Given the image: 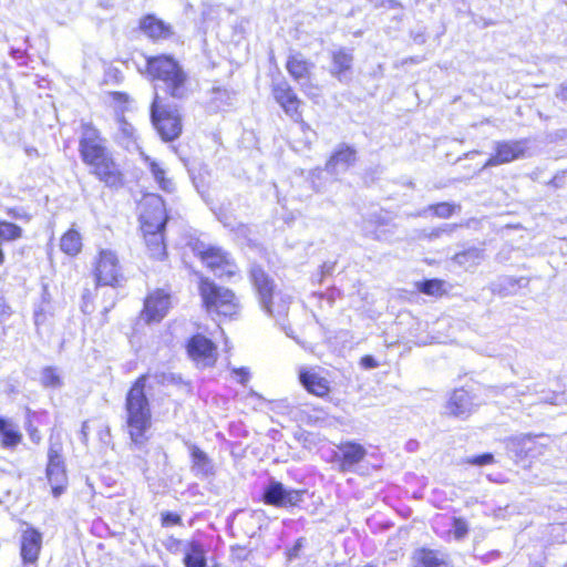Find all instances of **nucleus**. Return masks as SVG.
I'll use <instances>...</instances> for the list:
<instances>
[{
  "instance_id": "nucleus-55",
  "label": "nucleus",
  "mask_w": 567,
  "mask_h": 567,
  "mask_svg": "<svg viewBox=\"0 0 567 567\" xmlns=\"http://www.w3.org/2000/svg\"><path fill=\"white\" fill-rule=\"evenodd\" d=\"M556 97L560 101H567V82H563L557 91H556Z\"/></svg>"
},
{
  "instance_id": "nucleus-17",
  "label": "nucleus",
  "mask_w": 567,
  "mask_h": 567,
  "mask_svg": "<svg viewBox=\"0 0 567 567\" xmlns=\"http://www.w3.org/2000/svg\"><path fill=\"white\" fill-rule=\"evenodd\" d=\"M42 547V534L33 528H27L21 535L20 555L24 564L38 561Z\"/></svg>"
},
{
  "instance_id": "nucleus-59",
  "label": "nucleus",
  "mask_w": 567,
  "mask_h": 567,
  "mask_svg": "<svg viewBox=\"0 0 567 567\" xmlns=\"http://www.w3.org/2000/svg\"><path fill=\"white\" fill-rule=\"evenodd\" d=\"M132 131H133V127L130 124L123 123V132H124V134L131 135Z\"/></svg>"
},
{
  "instance_id": "nucleus-4",
  "label": "nucleus",
  "mask_w": 567,
  "mask_h": 567,
  "mask_svg": "<svg viewBox=\"0 0 567 567\" xmlns=\"http://www.w3.org/2000/svg\"><path fill=\"white\" fill-rule=\"evenodd\" d=\"M151 121L164 142H173L183 131L182 115L176 104L166 102L158 92L151 104Z\"/></svg>"
},
{
  "instance_id": "nucleus-39",
  "label": "nucleus",
  "mask_w": 567,
  "mask_h": 567,
  "mask_svg": "<svg viewBox=\"0 0 567 567\" xmlns=\"http://www.w3.org/2000/svg\"><path fill=\"white\" fill-rule=\"evenodd\" d=\"M416 286L420 292L429 296H439L443 291V281L439 279H425Z\"/></svg>"
},
{
  "instance_id": "nucleus-32",
  "label": "nucleus",
  "mask_w": 567,
  "mask_h": 567,
  "mask_svg": "<svg viewBox=\"0 0 567 567\" xmlns=\"http://www.w3.org/2000/svg\"><path fill=\"white\" fill-rule=\"evenodd\" d=\"M458 224H444L440 227L431 228V229H421L415 231V238L419 240H435L441 238L442 236H451L457 228Z\"/></svg>"
},
{
  "instance_id": "nucleus-23",
  "label": "nucleus",
  "mask_w": 567,
  "mask_h": 567,
  "mask_svg": "<svg viewBox=\"0 0 567 567\" xmlns=\"http://www.w3.org/2000/svg\"><path fill=\"white\" fill-rule=\"evenodd\" d=\"M313 64L309 62L301 53H295L289 55L286 69L290 76L300 83L303 91H306V84L310 80L311 70Z\"/></svg>"
},
{
  "instance_id": "nucleus-5",
  "label": "nucleus",
  "mask_w": 567,
  "mask_h": 567,
  "mask_svg": "<svg viewBox=\"0 0 567 567\" xmlns=\"http://www.w3.org/2000/svg\"><path fill=\"white\" fill-rule=\"evenodd\" d=\"M166 227L165 209L158 203L151 214L142 215V231L151 257L162 259L166 255L164 230Z\"/></svg>"
},
{
  "instance_id": "nucleus-31",
  "label": "nucleus",
  "mask_w": 567,
  "mask_h": 567,
  "mask_svg": "<svg viewBox=\"0 0 567 567\" xmlns=\"http://www.w3.org/2000/svg\"><path fill=\"white\" fill-rule=\"evenodd\" d=\"M235 92L225 87H213L210 91V107L215 111L221 110L225 106H229L233 104L235 99Z\"/></svg>"
},
{
  "instance_id": "nucleus-56",
  "label": "nucleus",
  "mask_w": 567,
  "mask_h": 567,
  "mask_svg": "<svg viewBox=\"0 0 567 567\" xmlns=\"http://www.w3.org/2000/svg\"><path fill=\"white\" fill-rule=\"evenodd\" d=\"M553 135L556 141L567 140V128H559Z\"/></svg>"
},
{
  "instance_id": "nucleus-42",
  "label": "nucleus",
  "mask_w": 567,
  "mask_h": 567,
  "mask_svg": "<svg viewBox=\"0 0 567 567\" xmlns=\"http://www.w3.org/2000/svg\"><path fill=\"white\" fill-rule=\"evenodd\" d=\"M164 547L169 553L177 555L185 551L187 542H184L182 539H177L173 536H169L167 539L163 542Z\"/></svg>"
},
{
  "instance_id": "nucleus-52",
  "label": "nucleus",
  "mask_w": 567,
  "mask_h": 567,
  "mask_svg": "<svg viewBox=\"0 0 567 567\" xmlns=\"http://www.w3.org/2000/svg\"><path fill=\"white\" fill-rule=\"evenodd\" d=\"M360 363L364 369H368V370L374 369L379 365L375 358L373 355H369V354L362 357Z\"/></svg>"
},
{
  "instance_id": "nucleus-36",
  "label": "nucleus",
  "mask_w": 567,
  "mask_h": 567,
  "mask_svg": "<svg viewBox=\"0 0 567 567\" xmlns=\"http://www.w3.org/2000/svg\"><path fill=\"white\" fill-rule=\"evenodd\" d=\"M460 205L451 204L447 202H442L437 204L429 205L422 212L417 214V216H424L427 212H431L433 216L439 218H449L451 217L456 209H460Z\"/></svg>"
},
{
  "instance_id": "nucleus-30",
  "label": "nucleus",
  "mask_w": 567,
  "mask_h": 567,
  "mask_svg": "<svg viewBox=\"0 0 567 567\" xmlns=\"http://www.w3.org/2000/svg\"><path fill=\"white\" fill-rule=\"evenodd\" d=\"M413 560L421 567H447L446 561L439 557L437 551L426 548L415 550Z\"/></svg>"
},
{
  "instance_id": "nucleus-1",
  "label": "nucleus",
  "mask_w": 567,
  "mask_h": 567,
  "mask_svg": "<svg viewBox=\"0 0 567 567\" xmlns=\"http://www.w3.org/2000/svg\"><path fill=\"white\" fill-rule=\"evenodd\" d=\"M146 70L152 80L157 82L154 86L155 92L162 89L175 100H184L189 95L188 76L173 56L165 54L148 56Z\"/></svg>"
},
{
  "instance_id": "nucleus-48",
  "label": "nucleus",
  "mask_w": 567,
  "mask_h": 567,
  "mask_svg": "<svg viewBox=\"0 0 567 567\" xmlns=\"http://www.w3.org/2000/svg\"><path fill=\"white\" fill-rule=\"evenodd\" d=\"M563 401H564V394L556 393V392H550L547 395H545L544 398H542V402L554 404V405H559L563 403Z\"/></svg>"
},
{
  "instance_id": "nucleus-29",
  "label": "nucleus",
  "mask_w": 567,
  "mask_h": 567,
  "mask_svg": "<svg viewBox=\"0 0 567 567\" xmlns=\"http://www.w3.org/2000/svg\"><path fill=\"white\" fill-rule=\"evenodd\" d=\"M509 449L518 457H535L540 453L537 450L535 439L529 434L512 440Z\"/></svg>"
},
{
  "instance_id": "nucleus-57",
  "label": "nucleus",
  "mask_w": 567,
  "mask_h": 567,
  "mask_svg": "<svg viewBox=\"0 0 567 567\" xmlns=\"http://www.w3.org/2000/svg\"><path fill=\"white\" fill-rule=\"evenodd\" d=\"M413 40L417 44H423L425 42V37L423 33L417 32V33L413 34Z\"/></svg>"
},
{
  "instance_id": "nucleus-19",
  "label": "nucleus",
  "mask_w": 567,
  "mask_h": 567,
  "mask_svg": "<svg viewBox=\"0 0 567 567\" xmlns=\"http://www.w3.org/2000/svg\"><path fill=\"white\" fill-rule=\"evenodd\" d=\"M445 409L446 414L451 416L466 419L474 411L473 398L464 389L454 390L445 405Z\"/></svg>"
},
{
  "instance_id": "nucleus-53",
  "label": "nucleus",
  "mask_w": 567,
  "mask_h": 567,
  "mask_svg": "<svg viewBox=\"0 0 567 567\" xmlns=\"http://www.w3.org/2000/svg\"><path fill=\"white\" fill-rule=\"evenodd\" d=\"M303 538H298L295 545L289 549L288 557L290 560L298 557L300 549L303 547Z\"/></svg>"
},
{
  "instance_id": "nucleus-18",
  "label": "nucleus",
  "mask_w": 567,
  "mask_h": 567,
  "mask_svg": "<svg viewBox=\"0 0 567 567\" xmlns=\"http://www.w3.org/2000/svg\"><path fill=\"white\" fill-rule=\"evenodd\" d=\"M299 381L307 392L316 396L323 398L330 392V382L312 368H301Z\"/></svg>"
},
{
  "instance_id": "nucleus-13",
  "label": "nucleus",
  "mask_w": 567,
  "mask_h": 567,
  "mask_svg": "<svg viewBox=\"0 0 567 567\" xmlns=\"http://www.w3.org/2000/svg\"><path fill=\"white\" fill-rule=\"evenodd\" d=\"M95 277L99 285L115 286L123 278L118 259L111 250H102L95 267Z\"/></svg>"
},
{
  "instance_id": "nucleus-15",
  "label": "nucleus",
  "mask_w": 567,
  "mask_h": 567,
  "mask_svg": "<svg viewBox=\"0 0 567 567\" xmlns=\"http://www.w3.org/2000/svg\"><path fill=\"white\" fill-rule=\"evenodd\" d=\"M169 307V293L157 289L146 297L141 317L146 323L159 322L167 315Z\"/></svg>"
},
{
  "instance_id": "nucleus-8",
  "label": "nucleus",
  "mask_w": 567,
  "mask_h": 567,
  "mask_svg": "<svg viewBox=\"0 0 567 567\" xmlns=\"http://www.w3.org/2000/svg\"><path fill=\"white\" fill-rule=\"evenodd\" d=\"M271 93L275 101L282 107L286 115L299 123L303 133L309 132L315 135L310 130V126L302 121L301 113L299 111L301 100L285 79L272 83Z\"/></svg>"
},
{
  "instance_id": "nucleus-47",
  "label": "nucleus",
  "mask_w": 567,
  "mask_h": 567,
  "mask_svg": "<svg viewBox=\"0 0 567 567\" xmlns=\"http://www.w3.org/2000/svg\"><path fill=\"white\" fill-rule=\"evenodd\" d=\"M25 429L28 431L30 440L33 443L39 444L41 441V434H40L39 430L32 425V422L30 419H28V421L25 423Z\"/></svg>"
},
{
  "instance_id": "nucleus-49",
  "label": "nucleus",
  "mask_w": 567,
  "mask_h": 567,
  "mask_svg": "<svg viewBox=\"0 0 567 567\" xmlns=\"http://www.w3.org/2000/svg\"><path fill=\"white\" fill-rule=\"evenodd\" d=\"M33 320L37 329H39L47 321V313L42 307L34 309Z\"/></svg>"
},
{
  "instance_id": "nucleus-60",
  "label": "nucleus",
  "mask_w": 567,
  "mask_h": 567,
  "mask_svg": "<svg viewBox=\"0 0 567 567\" xmlns=\"http://www.w3.org/2000/svg\"><path fill=\"white\" fill-rule=\"evenodd\" d=\"M416 446H417V443H416V442H414V441H410V442H408V444H406V449H408V451H410V452L414 451Z\"/></svg>"
},
{
  "instance_id": "nucleus-20",
  "label": "nucleus",
  "mask_w": 567,
  "mask_h": 567,
  "mask_svg": "<svg viewBox=\"0 0 567 567\" xmlns=\"http://www.w3.org/2000/svg\"><path fill=\"white\" fill-rule=\"evenodd\" d=\"M357 152L352 146L340 144L326 164L328 173L338 175L355 163Z\"/></svg>"
},
{
  "instance_id": "nucleus-22",
  "label": "nucleus",
  "mask_w": 567,
  "mask_h": 567,
  "mask_svg": "<svg viewBox=\"0 0 567 567\" xmlns=\"http://www.w3.org/2000/svg\"><path fill=\"white\" fill-rule=\"evenodd\" d=\"M202 259L206 266L219 277L225 275L231 276L235 272V265L231 264L228 260L227 255L218 248L210 247L206 249L202 252Z\"/></svg>"
},
{
  "instance_id": "nucleus-9",
  "label": "nucleus",
  "mask_w": 567,
  "mask_h": 567,
  "mask_svg": "<svg viewBox=\"0 0 567 567\" xmlns=\"http://www.w3.org/2000/svg\"><path fill=\"white\" fill-rule=\"evenodd\" d=\"M306 489L288 488L281 482L271 478L262 492V502L278 508L299 506L303 502Z\"/></svg>"
},
{
  "instance_id": "nucleus-51",
  "label": "nucleus",
  "mask_w": 567,
  "mask_h": 567,
  "mask_svg": "<svg viewBox=\"0 0 567 567\" xmlns=\"http://www.w3.org/2000/svg\"><path fill=\"white\" fill-rule=\"evenodd\" d=\"M8 215L13 219L30 220V215L22 208H10L8 209Z\"/></svg>"
},
{
  "instance_id": "nucleus-16",
  "label": "nucleus",
  "mask_w": 567,
  "mask_h": 567,
  "mask_svg": "<svg viewBox=\"0 0 567 567\" xmlns=\"http://www.w3.org/2000/svg\"><path fill=\"white\" fill-rule=\"evenodd\" d=\"M187 352L203 368L212 367L216 362V347L210 339L203 334H196L189 339Z\"/></svg>"
},
{
  "instance_id": "nucleus-62",
  "label": "nucleus",
  "mask_w": 567,
  "mask_h": 567,
  "mask_svg": "<svg viewBox=\"0 0 567 567\" xmlns=\"http://www.w3.org/2000/svg\"><path fill=\"white\" fill-rule=\"evenodd\" d=\"M115 94H116L117 96H121V97L126 96L124 93H121V92H117V93H115Z\"/></svg>"
},
{
  "instance_id": "nucleus-6",
  "label": "nucleus",
  "mask_w": 567,
  "mask_h": 567,
  "mask_svg": "<svg viewBox=\"0 0 567 567\" xmlns=\"http://www.w3.org/2000/svg\"><path fill=\"white\" fill-rule=\"evenodd\" d=\"M199 291L208 312L225 317H231L237 312V299L230 289L219 287L214 281L204 278L200 280Z\"/></svg>"
},
{
  "instance_id": "nucleus-58",
  "label": "nucleus",
  "mask_w": 567,
  "mask_h": 567,
  "mask_svg": "<svg viewBox=\"0 0 567 567\" xmlns=\"http://www.w3.org/2000/svg\"><path fill=\"white\" fill-rule=\"evenodd\" d=\"M81 436L82 441L85 442L87 440V424L84 422L81 427Z\"/></svg>"
},
{
  "instance_id": "nucleus-10",
  "label": "nucleus",
  "mask_w": 567,
  "mask_h": 567,
  "mask_svg": "<svg viewBox=\"0 0 567 567\" xmlns=\"http://www.w3.org/2000/svg\"><path fill=\"white\" fill-rule=\"evenodd\" d=\"M47 478L51 485L52 495L61 496L68 485L62 445L59 442H51L48 450Z\"/></svg>"
},
{
  "instance_id": "nucleus-45",
  "label": "nucleus",
  "mask_w": 567,
  "mask_h": 567,
  "mask_svg": "<svg viewBox=\"0 0 567 567\" xmlns=\"http://www.w3.org/2000/svg\"><path fill=\"white\" fill-rule=\"evenodd\" d=\"M161 523H162L163 527H169V526L183 524L182 517L178 514L168 512V511L163 512L161 514Z\"/></svg>"
},
{
  "instance_id": "nucleus-50",
  "label": "nucleus",
  "mask_w": 567,
  "mask_h": 567,
  "mask_svg": "<svg viewBox=\"0 0 567 567\" xmlns=\"http://www.w3.org/2000/svg\"><path fill=\"white\" fill-rule=\"evenodd\" d=\"M233 373L239 377L238 382L243 385H246L247 382L249 381L250 373L247 368H234Z\"/></svg>"
},
{
  "instance_id": "nucleus-3",
  "label": "nucleus",
  "mask_w": 567,
  "mask_h": 567,
  "mask_svg": "<svg viewBox=\"0 0 567 567\" xmlns=\"http://www.w3.org/2000/svg\"><path fill=\"white\" fill-rule=\"evenodd\" d=\"M249 279L256 290L261 309L277 322L285 320L291 298L280 291L276 292L272 277L259 265L250 266Z\"/></svg>"
},
{
  "instance_id": "nucleus-14",
  "label": "nucleus",
  "mask_w": 567,
  "mask_h": 567,
  "mask_svg": "<svg viewBox=\"0 0 567 567\" xmlns=\"http://www.w3.org/2000/svg\"><path fill=\"white\" fill-rule=\"evenodd\" d=\"M91 174L102 182L106 187L118 189L124 185V176L115 163L112 153L92 164Z\"/></svg>"
},
{
  "instance_id": "nucleus-46",
  "label": "nucleus",
  "mask_w": 567,
  "mask_h": 567,
  "mask_svg": "<svg viewBox=\"0 0 567 567\" xmlns=\"http://www.w3.org/2000/svg\"><path fill=\"white\" fill-rule=\"evenodd\" d=\"M13 313L11 307L0 297V323L6 322Z\"/></svg>"
},
{
  "instance_id": "nucleus-54",
  "label": "nucleus",
  "mask_w": 567,
  "mask_h": 567,
  "mask_svg": "<svg viewBox=\"0 0 567 567\" xmlns=\"http://www.w3.org/2000/svg\"><path fill=\"white\" fill-rule=\"evenodd\" d=\"M380 6L389 9H403V4L398 0H381Z\"/></svg>"
},
{
  "instance_id": "nucleus-7",
  "label": "nucleus",
  "mask_w": 567,
  "mask_h": 567,
  "mask_svg": "<svg viewBox=\"0 0 567 567\" xmlns=\"http://www.w3.org/2000/svg\"><path fill=\"white\" fill-rule=\"evenodd\" d=\"M79 153L82 162L87 166L96 164L111 152L107 150L106 140L92 123H82L79 140Z\"/></svg>"
},
{
  "instance_id": "nucleus-25",
  "label": "nucleus",
  "mask_w": 567,
  "mask_h": 567,
  "mask_svg": "<svg viewBox=\"0 0 567 567\" xmlns=\"http://www.w3.org/2000/svg\"><path fill=\"white\" fill-rule=\"evenodd\" d=\"M192 457V472L197 477H208L214 474V464L208 455L195 444H188Z\"/></svg>"
},
{
  "instance_id": "nucleus-26",
  "label": "nucleus",
  "mask_w": 567,
  "mask_h": 567,
  "mask_svg": "<svg viewBox=\"0 0 567 567\" xmlns=\"http://www.w3.org/2000/svg\"><path fill=\"white\" fill-rule=\"evenodd\" d=\"M140 28L152 39H167L172 35L171 25L153 14L145 16L140 22Z\"/></svg>"
},
{
  "instance_id": "nucleus-2",
  "label": "nucleus",
  "mask_w": 567,
  "mask_h": 567,
  "mask_svg": "<svg viewBox=\"0 0 567 567\" xmlns=\"http://www.w3.org/2000/svg\"><path fill=\"white\" fill-rule=\"evenodd\" d=\"M147 375H141L126 394L125 410L130 436L136 445L145 442V432L151 427L150 402L145 394Z\"/></svg>"
},
{
  "instance_id": "nucleus-27",
  "label": "nucleus",
  "mask_w": 567,
  "mask_h": 567,
  "mask_svg": "<svg viewBox=\"0 0 567 567\" xmlns=\"http://www.w3.org/2000/svg\"><path fill=\"white\" fill-rule=\"evenodd\" d=\"M0 441L8 450H14L22 441V433L11 420L0 416Z\"/></svg>"
},
{
  "instance_id": "nucleus-28",
  "label": "nucleus",
  "mask_w": 567,
  "mask_h": 567,
  "mask_svg": "<svg viewBox=\"0 0 567 567\" xmlns=\"http://www.w3.org/2000/svg\"><path fill=\"white\" fill-rule=\"evenodd\" d=\"M183 563L185 567H206V550L197 540L187 542Z\"/></svg>"
},
{
  "instance_id": "nucleus-43",
  "label": "nucleus",
  "mask_w": 567,
  "mask_h": 567,
  "mask_svg": "<svg viewBox=\"0 0 567 567\" xmlns=\"http://www.w3.org/2000/svg\"><path fill=\"white\" fill-rule=\"evenodd\" d=\"M452 526L454 537L458 540L463 539L468 533V524L462 517H454Z\"/></svg>"
},
{
  "instance_id": "nucleus-44",
  "label": "nucleus",
  "mask_w": 567,
  "mask_h": 567,
  "mask_svg": "<svg viewBox=\"0 0 567 567\" xmlns=\"http://www.w3.org/2000/svg\"><path fill=\"white\" fill-rule=\"evenodd\" d=\"M466 464L474 466H484L494 462V455L492 453H483L475 456H468L464 461Z\"/></svg>"
},
{
  "instance_id": "nucleus-24",
  "label": "nucleus",
  "mask_w": 567,
  "mask_h": 567,
  "mask_svg": "<svg viewBox=\"0 0 567 567\" xmlns=\"http://www.w3.org/2000/svg\"><path fill=\"white\" fill-rule=\"evenodd\" d=\"M528 285V279L525 277L515 278L512 276H499L497 279L489 284V290L494 295L507 297L515 295L519 288Z\"/></svg>"
},
{
  "instance_id": "nucleus-41",
  "label": "nucleus",
  "mask_w": 567,
  "mask_h": 567,
  "mask_svg": "<svg viewBox=\"0 0 567 567\" xmlns=\"http://www.w3.org/2000/svg\"><path fill=\"white\" fill-rule=\"evenodd\" d=\"M41 382L44 386H59L61 384L60 377L52 367H47L42 370Z\"/></svg>"
},
{
  "instance_id": "nucleus-40",
  "label": "nucleus",
  "mask_w": 567,
  "mask_h": 567,
  "mask_svg": "<svg viewBox=\"0 0 567 567\" xmlns=\"http://www.w3.org/2000/svg\"><path fill=\"white\" fill-rule=\"evenodd\" d=\"M151 172L154 179L158 183L163 190L171 192L173 183L165 177V171L155 162L151 164Z\"/></svg>"
},
{
  "instance_id": "nucleus-33",
  "label": "nucleus",
  "mask_w": 567,
  "mask_h": 567,
  "mask_svg": "<svg viewBox=\"0 0 567 567\" xmlns=\"http://www.w3.org/2000/svg\"><path fill=\"white\" fill-rule=\"evenodd\" d=\"M483 258V250L471 247L464 251L457 252L452 260L461 267L468 269L480 264Z\"/></svg>"
},
{
  "instance_id": "nucleus-38",
  "label": "nucleus",
  "mask_w": 567,
  "mask_h": 567,
  "mask_svg": "<svg viewBox=\"0 0 567 567\" xmlns=\"http://www.w3.org/2000/svg\"><path fill=\"white\" fill-rule=\"evenodd\" d=\"M23 229L10 221L0 220V239L4 241H13L21 238Z\"/></svg>"
},
{
  "instance_id": "nucleus-12",
  "label": "nucleus",
  "mask_w": 567,
  "mask_h": 567,
  "mask_svg": "<svg viewBox=\"0 0 567 567\" xmlns=\"http://www.w3.org/2000/svg\"><path fill=\"white\" fill-rule=\"evenodd\" d=\"M528 144L527 138L495 142V153L487 159L484 167H493L524 158Z\"/></svg>"
},
{
  "instance_id": "nucleus-11",
  "label": "nucleus",
  "mask_w": 567,
  "mask_h": 567,
  "mask_svg": "<svg viewBox=\"0 0 567 567\" xmlns=\"http://www.w3.org/2000/svg\"><path fill=\"white\" fill-rule=\"evenodd\" d=\"M367 454L368 451L362 444L355 441H344L337 445L331 461L338 464L339 472L352 473Z\"/></svg>"
},
{
  "instance_id": "nucleus-34",
  "label": "nucleus",
  "mask_w": 567,
  "mask_h": 567,
  "mask_svg": "<svg viewBox=\"0 0 567 567\" xmlns=\"http://www.w3.org/2000/svg\"><path fill=\"white\" fill-rule=\"evenodd\" d=\"M383 226L386 225L385 218L382 216L381 212L371 213L368 218H364L362 225V231L365 237L372 238L374 240H381L382 234L377 229H372V226Z\"/></svg>"
},
{
  "instance_id": "nucleus-35",
  "label": "nucleus",
  "mask_w": 567,
  "mask_h": 567,
  "mask_svg": "<svg viewBox=\"0 0 567 567\" xmlns=\"http://www.w3.org/2000/svg\"><path fill=\"white\" fill-rule=\"evenodd\" d=\"M82 247L81 235L74 230H68L61 238L60 248L63 252L70 256H75L80 252Z\"/></svg>"
},
{
  "instance_id": "nucleus-37",
  "label": "nucleus",
  "mask_w": 567,
  "mask_h": 567,
  "mask_svg": "<svg viewBox=\"0 0 567 567\" xmlns=\"http://www.w3.org/2000/svg\"><path fill=\"white\" fill-rule=\"evenodd\" d=\"M152 377L159 385H176L185 388L186 391L190 390L189 383L185 382L181 374L159 371L155 372Z\"/></svg>"
},
{
  "instance_id": "nucleus-21",
  "label": "nucleus",
  "mask_w": 567,
  "mask_h": 567,
  "mask_svg": "<svg viewBox=\"0 0 567 567\" xmlns=\"http://www.w3.org/2000/svg\"><path fill=\"white\" fill-rule=\"evenodd\" d=\"M332 63L330 74L341 83H349L351 76L349 72L353 64V54L350 50L341 48L332 52Z\"/></svg>"
},
{
  "instance_id": "nucleus-61",
  "label": "nucleus",
  "mask_w": 567,
  "mask_h": 567,
  "mask_svg": "<svg viewBox=\"0 0 567 567\" xmlns=\"http://www.w3.org/2000/svg\"><path fill=\"white\" fill-rule=\"evenodd\" d=\"M224 224H225V226L230 227L231 229H234V226L230 223H226L225 221Z\"/></svg>"
}]
</instances>
